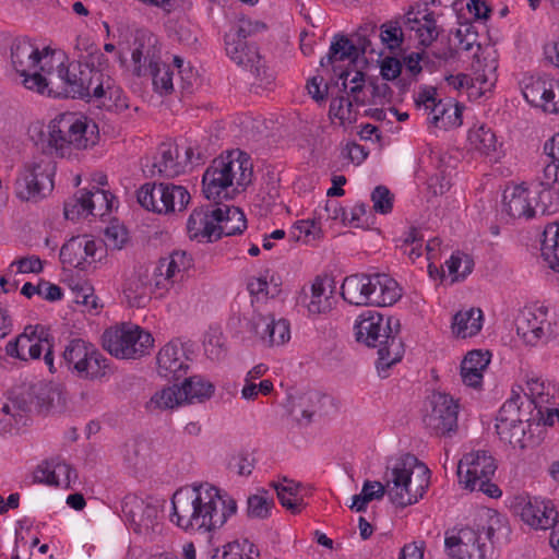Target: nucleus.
I'll use <instances>...</instances> for the list:
<instances>
[{"mask_svg": "<svg viewBox=\"0 0 559 559\" xmlns=\"http://www.w3.org/2000/svg\"><path fill=\"white\" fill-rule=\"evenodd\" d=\"M490 359L480 350L469 352L461 364V378L465 385L479 388L483 382V372Z\"/></svg>", "mask_w": 559, "mask_h": 559, "instance_id": "obj_29", "label": "nucleus"}, {"mask_svg": "<svg viewBox=\"0 0 559 559\" xmlns=\"http://www.w3.org/2000/svg\"><path fill=\"white\" fill-rule=\"evenodd\" d=\"M114 373L110 360L105 357L94 344H91L87 355L75 372V377L86 381H103Z\"/></svg>", "mask_w": 559, "mask_h": 559, "instance_id": "obj_21", "label": "nucleus"}, {"mask_svg": "<svg viewBox=\"0 0 559 559\" xmlns=\"http://www.w3.org/2000/svg\"><path fill=\"white\" fill-rule=\"evenodd\" d=\"M428 114L429 122L436 127H439V122H442L443 127L448 124H461L460 109L455 107H447V104L442 100H435L426 110Z\"/></svg>", "mask_w": 559, "mask_h": 559, "instance_id": "obj_49", "label": "nucleus"}, {"mask_svg": "<svg viewBox=\"0 0 559 559\" xmlns=\"http://www.w3.org/2000/svg\"><path fill=\"white\" fill-rule=\"evenodd\" d=\"M445 265L450 275H453V281L464 280L474 267L473 259L460 251L452 253Z\"/></svg>", "mask_w": 559, "mask_h": 559, "instance_id": "obj_55", "label": "nucleus"}, {"mask_svg": "<svg viewBox=\"0 0 559 559\" xmlns=\"http://www.w3.org/2000/svg\"><path fill=\"white\" fill-rule=\"evenodd\" d=\"M322 395L316 391L306 392L293 403L292 414L299 420L309 424L312 416L321 408Z\"/></svg>", "mask_w": 559, "mask_h": 559, "instance_id": "obj_40", "label": "nucleus"}, {"mask_svg": "<svg viewBox=\"0 0 559 559\" xmlns=\"http://www.w3.org/2000/svg\"><path fill=\"white\" fill-rule=\"evenodd\" d=\"M171 521L185 531L210 533L237 512V502L209 483L178 489L171 499Z\"/></svg>", "mask_w": 559, "mask_h": 559, "instance_id": "obj_1", "label": "nucleus"}, {"mask_svg": "<svg viewBox=\"0 0 559 559\" xmlns=\"http://www.w3.org/2000/svg\"><path fill=\"white\" fill-rule=\"evenodd\" d=\"M497 464L484 450L467 453L460 460L457 476L460 484L471 491H480L490 498H499L501 490L491 481Z\"/></svg>", "mask_w": 559, "mask_h": 559, "instance_id": "obj_9", "label": "nucleus"}, {"mask_svg": "<svg viewBox=\"0 0 559 559\" xmlns=\"http://www.w3.org/2000/svg\"><path fill=\"white\" fill-rule=\"evenodd\" d=\"M507 532L502 516L488 510L478 523L447 533L445 551L451 559H495L496 534Z\"/></svg>", "mask_w": 559, "mask_h": 559, "instance_id": "obj_3", "label": "nucleus"}, {"mask_svg": "<svg viewBox=\"0 0 559 559\" xmlns=\"http://www.w3.org/2000/svg\"><path fill=\"white\" fill-rule=\"evenodd\" d=\"M121 512L138 533L154 530L159 513L155 504L133 495L124 497L121 503Z\"/></svg>", "mask_w": 559, "mask_h": 559, "instance_id": "obj_15", "label": "nucleus"}, {"mask_svg": "<svg viewBox=\"0 0 559 559\" xmlns=\"http://www.w3.org/2000/svg\"><path fill=\"white\" fill-rule=\"evenodd\" d=\"M185 404L182 390L178 385L165 386L156 391L148 402L145 409L150 413L174 409Z\"/></svg>", "mask_w": 559, "mask_h": 559, "instance_id": "obj_37", "label": "nucleus"}, {"mask_svg": "<svg viewBox=\"0 0 559 559\" xmlns=\"http://www.w3.org/2000/svg\"><path fill=\"white\" fill-rule=\"evenodd\" d=\"M216 221V240L223 236L241 234L247 227V219L239 207L222 205L214 210Z\"/></svg>", "mask_w": 559, "mask_h": 559, "instance_id": "obj_24", "label": "nucleus"}, {"mask_svg": "<svg viewBox=\"0 0 559 559\" xmlns=\"http://www.w3.org/2000/svg\"><path fill=\"white\" fill-rule=\"evenodd\" d=\"M215 207L194 209L187 222V231L191 239L216 240V221H214Z\"/></svg>", "mask_w": 559, "mask_h": 559, "instance_id": "obj_23", "label": "nucleus"}, {"mask_svg": "<svg viewBox=\"0 0 559 559\" xmlns=\"http://www.w3.org/2000/svg\"><path fill=\"white\" fill-rule=\"evenodd\" d=\"M160 192L162 183L156 185L152 182H146L143 186H141L136 192L138 203L147 211L163 214V210L160 209Z\"/></svg>", "mask_w": 559, "mask_h": 559, "instance_id": "obj_52", "label": "nucleus"}, {"mask_svg": "<svg viewBox=\"0 0 559 559\" xmlns=\"http://www.w3.org/2000/svg\"><path fill=\"white\" fill-rule=\"evenodd\" d=\"M192 156L193 150L191 147H187L186 157L183 159H179V151L177 146L162 143L158 147L152 169H150V175L155 176L158 174L167 178L179 176L185 173V168L187 164L192 160Z\"/></svg>", "mask_w": 559, "mask_h": 559, "instance_id": "obj_16", "label": "nucleus"}, {"mask_svg": "<svg viewBox=\"0 0 559 559\" xmlns=\"http://www.w3.org/2000/svg\"><path fill=\"white\" fill-rule=\"evenodd\" d=\"M255 75V81L252 83V87L255 93H260V91H264L270 88V86L274 83L275 76L274 73L265 67L262 62V58L260 57V63L254 62L253 67H248Z\"/></svg>", "mask_w": 559, "mask_h": 559, "instance_id": "obj_61", "label": "nucleus"}, {"mask_svg": "<svg viewBox=\"0 0 559 559\" xmlns=\"http://www.w3.org/2000/svg\"><path fill=\"white\" fill-rule=\"evenodd\" d=\"M121 95V90L119 86L115 84V81L110 78L109 74L100 71L99 69H94L93 78L91 80V85L88 87V100H102L103 106H107L106 99L109 100H118Z\"/></svg>", "mask_w": 559, "mask_h": 559, "instance_id": "obj_30", "label": "nucleus"}, {"mask_svg": "<svg viewBox=\"0 0 559 559\" xmlns=\"http://www.w3.org/2000/svg\"><path fill=\"white\" fill-rule=\"evenodd\" d=\"M292 235L297 241L311 243L320 238L321 227L314 219L300 221L295 224Z\"/></svg>", "mask_w": 559, "mask_h": 559, "instance_id": "obj_57", "label": "nucleus"}, {"mask_svg": "<svg viewBox=\"0 0 559 559\" xmlns=\"http://www.w3.org/2000/svg\"><path fill=\"white\" fill-rule=\"evenodd\" d=\"M28 411V403L25 399L14 400L12 403L0 404V435L10 432L12 428L23 418V413Z\"/></svg>", "mask_w": 559, "mask_h": 559, "instance_id": "obj_42", "label": "nucleus"}, {"mask_svg": "<svg viewBox=\"0 0 559 559\" xmlns=\"http://www.w3.org/2000/svg\"><path fill=\"white\" fill-rule=\"evenodd\" d=\"M432 409L425 417V425L437 436L450 435L457 427L459 405L445 393L432 395Z\"/></svg>", "mask_w": 559, "mask_h": 559, "instance_id": "obj_13", "label": "nucleus"}, {"mask_svg": "<svg viewBox=\"0 0 559 559\" xmlns=\"http://www.w3.org/2000/svg\"><path fill=\"white\" fill-rule=\"evenodd\" d=\"M91 344L82 338H73L66 345L62 353V362L72 374L75 376L83 358L87 355Z\"/></svg>", "mask_w": 559, "mask_h": 559, "instance_id": "obj_47", "label": "nucleus"}, {"mask_svg": "<svg viewBox=\"0 0 559 559\" xmlns=\"http://www.w3.org/2000/svg\"><path fill=\"white\" fill-rule=\"evenodd\" d=\"M373 210L380 214H389L393 207V194L385 186H378L371 193Z\"/></svg>", "mask_w": 559, "mask_h": 559, "instance_id": "obj_62", "label": "nucleus"}, {"mask_svg": "<svg viewBox=\"0 0 559 559\" xmlns=\"http://www.w3.org/2000/svg\"><path fill=\"white\" fill-rule=\"evenodd\" d=\"M98 139V128L85 116L64 112L57 116L48 126L45 152L60 157L70 156L72 150H86Z\"/></svg>", "mask_w": 559, "mask_h": 559, "instance_id": "obj_6", "label": "nucleus"}, {"mask_svg": "<svg viewBox=\"0 0 559 559\" xmlns=\"http://www.w3.org/2000/svg\"><path fill=\"white\" fill-rule=\"evenodd\" d=\"M132 71L135 75H146L152 67L160 61V49L157 38L151 34H141L135 37L131 53Z\"/></svg>", "mask_w": 559, "mask_h": 559, "instance_id": "obj_18", "label": "nucleus"}, {"mask_svg": "<svg viewBox=\"0 0 559 559\" xmlns=\"http://www.w3.org/2000/svg\"><path fill=\"white\" fill-rule=\"evenodd\" d=\"M273 506L274 502L266 496V492L255 493L248 497L247 514L250 519L263 520L269 518Z\"/></svg>", "mask_w": 559, "mask_h": 559, "instance_id": "obj_56", "label": "nucleus"}, {"mask_svg": "<svg viewBox=\"0 0 559 559\" xmlns=\"http://www.w3.org/2000/svg\"><path fill=\"white\" fill-rule=\"evenodd\" d=\"M468 142L473 150L483 155H491L498 147L496 134L490 128L484 124L469 130Z\"/></svg>", "mask_w": 559, "mask_h": 559, "instance_id": "obj_41", "label": "nucleus"}, {"mask_svg": "<svg viewBox=\"0 0 559 559\" xmlns=\"http://www.w3.org/2000/svg\"><path fill=\"white\" fill-rule=\"evenodd\" d=\"M429 468L413 454L396 459L385 473V484L366 480L361 493L367 500H379L385 493L396 507L416 503L429 486Z\"/></svg>", "mask_w": 559, "mask_h": 559, "instance_id": "obj_2", "label": "nucleus"}, {"mask_svg": "<svg viewBox=\"0 0 559 559\" xmlns=\"http://www.w3.org/2000/svg\"><path fill=\"white\" fill-rule=\"evenodd\" d=\"M502 211L512 218L534 217L531 183L508 186L502 195Z\"/></svg>", "mask_w": 559, "mask_h": 559, "instance_id": "obj_19", "label": "nucleus"}, {"mask_svg": "<svg viewBox=\"0 0 559 559\" xmlns=\"http://www.w3.org/2000/svg\"><path fill=\"white\" fill-rule=\"evenodd\" d=\"M47 342V337H44L41 334H39V337H29L27 333H22L15 340L7 344L5 353L11 357L24 361L38 359Z\"/></svg>", "mask_w": 559, "mask_h": 559, "instance_id": "obj_28", "label": "nucleus"}, {"mask_svg": "<svg viewBox=\"0 0 559 559\" xmlns=\"http://www.w3.org/2000/svg\"><path fill=\"white\" fill-rule=\"evenodd\" d=\"M520 395L512 396L503 403L497 416L496 424L519 423L525 420L522 416V408L519 404Z\"/></svg>", "mask_w": 559, "mask_h": 559, "instance_id": "obj_59", "label": "nucleus"}, {"mask_svg": "<svg viewBox=\"0 0 559 559\" xmlns=\"http://www.w3.org/2000/svg\"><path fill=\"white\" fill-rule=\"evenodd\" d=\"M29 404H35L40 409H61L66 404V394L59 384L51 382H38L29 386L27 391Z\"/></svg>", "mask_w": 559, "mask_h": 559, "instance_id": "obj_22", "label": "nucleus"}, {"mask_svg": "<svg viewBox=\"0 0 559 559\" xmlns=\"http://www.w3.org/2000/svg\"><path fill=\"white\" fill-rule=\"evenodd\" d=\"M532 419L519 423L496 424V431L501 441L511 444L513 448H525L526 429L531 426Z\"/></svg>", "mask_w": 559, "mask_h": 559, "instance_id": "obj_43", "label": "nucleus"}, {"mask_svg": "<svg viewBox=\"0 0 559 559\" xmlns=\"http://www.w3.org/2000/svg\"><path fill=\"white\" fill-rule=\"evenodd\" d=\"M93 72L94 68H88L83 61L72 62L68 67L61 64L58 69V75L66 85V94L73 98L88 97Z\"/></svg>", "mask_w": 559, "mask_h": 559, "instance_id": "obj_17", "label": "nucleus"}, {"mask_svg": "<svg viewBox=\"0 0 559 559\" xmlns=\"http://www.w3.org/2000/svg\"><path fill=\"white\" fill-rule=\"evenodd\" d=\"M53 169L49 160L33 158L24 164L14 182V193L21 201L37 202L53 189Z\"/></svg>", "mask_w": 559, "mask_h": 559, "instance_id": "obj_10", "label": "nucleus"}, {"mask_svg": "<svg viewBox=\"0 0 559 559\" xmlns=\"http://www.w3.org/2000/svg\"><path fill=\"white\" fill-rule=\"evenodd\" d=\"M522 521L534 530H548L557 523L558 512L549 500H528L521 509Z\"/></svg>", "mask_w": 559, "mask_h": 559, "instance_id": "obj_20", "label": "nucleus"}, {"mask_svg": "<svg viewBox=\"0 0 559 559\" xmlns=\"http://www.w3.org/2000/svg\"><path fill=\"white\" fill-rule=\"evenodd\" d=\"M515 328L516 334L530 346L547 344L557 335L545 307L522 310L515 319Z\"/></svg>", "mask_w": 559, "mask_h": 559, "instance_id": "obj_12", "label": "nucleus"}, {"mask_svg": "<svg viewBox=\"0 0 559 559\" xmlns=\"http://www.w3.org/2000/svg\"><path fill=\"white\" fill-rule=\"evenodd\" d=\"M483 319V311L479 308L459 311L453 317L452 332L461 338L472 337L481 330Z\"/></svg>", "mask_w": 559, "mask_h": 559, "instance_id": "obj_33", "label": "nucleus"}, {"mask_svg": "<svg viewBox=\"0 0 559 559\" xmlns=\"http://www.w3.org/2000/svg\"><path fill=\"white\" fill-rule=\"evenodd\" d=\"M252 163L247 153L239 150L214 158L202 177L203 193L207 200L218 203L230 199L239 188L251 183Z\"/></svg>", "mask_w": 559, "mask_h": 559, "instance_id": "obj_5", "label": "nucleus"}, {"mask_svg": "<svg viewBox=\"0 0 559 559\" xmlns=\"http://www.w3.org/2000/svg\"><path fill=\"white\" fill-rule=\"evenodd\" d=\"M84 197L83 207L87 210L88 215L103 216L112 207L114 197L105 190L95 188L94 191H84Z\"/></svg>", "mask_w": 559, "mask_h": 559, "instance_id": "obj_46", "label": "nucleus"}, {"mask_svg": "<svg viewBox=\"0 0 559 559\" xmlns=\"http://www.w3.org/2000/svg\"><path fill=\"white\" fill-rule=\"evenodd\" d=\"M554 80L547 76H525L522 81V93L524 98L533 106L540 108L547 95L556 93L551 90Z\"/></svg>", "mask_w": 559, "mask_h": 559, "instance_id": "obj_32", "label": "nucleus"}, {"mask_svg": "<svg viewBox=\"0 0 559 559\" xmlns=\"http://www.w3.org/2000/svg\"><path fill=\"white\" fill-rule=\"evenodd\" d=\"M189 369V358L183 345L178 341L165 344L156 355V371L166 380H178L185 377Z\"/></svg>", "mask_w": 559, "mask_h": 559, "instance_id": "obj_14", "label": "nucleus"}, {"mask_svg": "<svg viewBox=\"0 0 559 559\" xmlns=\"http://www.w3.org/2000/svg\"><path fill=\"white\" fill-rule=\"evenodd\" d=\"M160 209L163 210V214L175 213L176 211H183L189 201L190 194L188 190L182 186H177L173 183H162V192L159 195Z\"/></svg>", "mask_w": 559, "mask_h": 559, "instance_id": "obj_38", "label": "nucleus"}, {"mask_svg": "<svg viewBox=\"0 0 559 559\" xmlns=\"http://www.w3.org/2000/svg\"><path fill=\"white\" fill-rule=\"evenodd\" d=\"M281 504L293 514L300 513L304 507V497L300 495L299 483L284 478V483L273 484Z\"/></svg>", "mask_w": 559, "mask_h": 559, "instance_id": "obj_39", "label": "nucleus"}, {"mask_svg": "<svg viewBox=\"0 0 559 559\" xmlns=\"http://www.w3.org/2000/svg\"><path fill=\"white\" fill-rule=\"evenodd\" d=\"M372 275L354 274L347 276L341 287V296L355 306H369Z\"/></svg>", "mask_w": 559, "mask_h": 559, "instance_id": "obj_27", "label": "nucleus"}, {"mask_svg": "<svg viewBox=\"0 0 559 559\" xmlns=\"http://www.w3.org/2000/svg\"><path fill=\"white\" fill-rule=\"evenodd\" d=\"M542 255L549 267L559 272V223L549 224L544 231Z\"/></svg>", "mask_w": 559, "mask_h": 559, "instance_id": "obj_44", "label": "nucleus"}, {"mask_svg": "<svg viewBox=\"0 0 559 559\" xmlns=\"http://www.w3.org/2000/svg\"><path fill=\"white\" fill-rule=\"evenodd\" d=\"M333 292H326L324 280L316 277L310 287V294H304L302 302L306 305L309 313L321 314L332 309Z\"/></svg>", "mask_w": 559, "mask_h": 559, "instance_id": "obj_31", "label": "nucleus"}, {"mask_svg": "<svg viewBox=\"0 0 559 559\" xmlns=\"http://www.w3.org/2000/svg\"><path fill=\"white\" fill-rule=\"evenodd\" d=\"M190 265L191 259L185 251H174L169 257L158 261L157 271L165 272L168 277L177 280V276Z\"/></svg>", "mask_w": 559, "mask_h": 559, "instance_id": "obj_51", "label": "nucleus"}, {"mask_svg": "<svg viewBox=\"0 0 559 559\" xmlns=\"http://www.w3.org/2000/svg\"><path fill=\"white\" fill-rule=\"evenodd\" d=\"M103 347L118 359H138L153 347L154 338L147 331L132 323H121L105 330Z\"/></svg>", "mask_w": 559, "mask_h": 559, "instance_id": "obj_8", "label": "nucleus"}, {"mask_svg": "<svg viewBox=\"0 0 559 559\" xmlns=\"http://www.w3.org/2000/svg\"><path fill=\"white\" fill-rule=\"evenodd\" d=\"M128 241L126 228L119 225H111L105 230V243L111 249H121Z\"/></svg>", "mask_w": 559, "mask_h": 559, "instance_id": "obj_64", "label": "nucleus"}, {"mask_svg": "<svg viewBox=\"0 0 559 559\" xmlns=\"http://www.w3.org/2000/svg\"><path fill=\"white\" fill-rule=\"evenodd\" d=\"M290 338L289 324L284 319L275 320L273 317V323L270 324L269 333L264 341V345L278 346L283 345Z\"/></svg>", "mask_w": 559, "mask_h": 559, "instance_id": "obj_58", "label": "nucleus"}, {"mask_svg": "<svg viewBox=\"0 0 559 559\" xmlns=\"http://www.w3.org/2000/svg\"><path fill=\"white\" fill-rule=\"evenodd\" d=\"M21 294L26 298L39 295L48 301L60 300L63 296L62 289L58 285L44 280H40L37 285H33L29 282L25 283L21 289Z\"/></svg>", "mask_w": 559, "mask_h": 559, "instance_id": "obj_54", "label": "nucleus"}, {"mask_svg": "<svg viewBox=\"0 0 559 559\" xmlns=\"http://www.w3.org/2000/svg\"><path fill=\"white\" fill-rule=\"evenodd\" d=\"M357 49L359 47L355 46L354 39L336 34L331 41L328 55L321 59L320 64L325 67L344 60L354 62L357 60Z\"/></svg>", "mask_w": 559, "mask_h": 559, "instance_id": "obj_35", "label": "nucleus"}, {"mask_svg": "<svg viewBox=\"0 0 559 559\" xmlns=\"http://www.w3.org/2000/svg\"><path fill=\"white\" fill-rule=\"evenodd\" d=\"M356 340L368 347L378 348L376 367L381 378L389 376V369L401 361L404 355V343L401 333V323L397 318H384L380 313L361 316L355 325Z\"/></svg>", "mask_w": 559, "mask_h": 559, "instance_id": "obj_4", "label": "nucleus"}, {"mask_svg": "<svg viewBox=\"0 0 559 559\" xmlns=\"http://www.w3.org/2000/svg\"><path fill=\"white\" fill-rule=\"evenodd\" d=\"M204 353L211 360H221L226 356L225 341L221 333L214 332L206 335Z\"/></svg>", "mask_w": 559, "mask_h": 559, "instance_id": "obj_60", "label": "nucleus"}, {"mask_svg": "<svg viewBox=\"0 0 559 559\" xmlns=\"http://www.w3.org/2000/svg\"><path fill=\"white\" fill-rule=\"evenodd\" d=\"M44 51L28 38H15L11 44V66L21 78V84L29 90L44 94L48 90Z\"/></svg>", "mask_w": 559, "mask_h": 559, "instance_id": "obj_7", "label": "nucleus"}, {"mask_svg": "<svg viewBox=\"0 0 559 559\" xmlns=\"http://www.w3.org/2000/svg\"><path fill=\"white\" fill-rule=\"evenodd\" d=\"M123 294L131 307H144L150 300V288L141 275L130 276L123 288Z\"/></svg>", "mask_w": 559, "mask_h": 559, "instance_id": "obj_45", "label": "nucleus"}, {"mask_svg": "<svg viewBox=\"0 0 559 559\" xmlns=\"http://www.w3.org/2000/svg\"><path fill=\"white\" fill-rule=\"evenodd\" d=\"M370 288L369 306H392L402 297L397 282L386 274H373Z\"/></svg>", "mask_w": 559, "mask_h": 559, "instance_id": "obj_26", "label": "nucleus"}, {"mask_svg": "<svg viewBox=\"0 0 559 559\" xmlns=\"http://www.w3.org/2000/svg\"><path fill=\"white\" fill-rule=\"evenodd\" d=\"M185 404L203 403L214 394L215 386L201 376L186 378L182 385Z\"/></svg>", "mask_w": 559, "mask_h": 559, "instance_id": "obj_36", "label": "nucleus"}, {"mask_svg": "<svg viewBox=\"0 0 559 559\" xmlns=\"http://www.w3.org/2000/svg\"><path fill=\"white\" fill-rule=\"evenodd\" d=\"M420 12L408 11L403 20L404 27L416 34L420 45L429 46L435 41L440 33L433 13H425L419 16Z\"/></svg>", "mask_w": 559, "mask_h": 559, "instance_id": "obj_25", "label": "nucleus"}, {"mask_svg": "<svg viewBox=\"0 0 559 559\" xmlns=\"http://www.w3.org/2000/svg\"><path fill=\"white\" fill-rule=\"evenodd\" d=\"M278 277L266 272L260 277H253L248 283V290L252 296L260 298H274L281 293Z\"/></svg>", "mask_w": 559, "mask_h": 559, "instance_id": "obj_48", "label": "nucleus"}, {"mask_svg": "<svg viewBox=\"0 0 559 559\" xmlns=\"http://www.w3.org/2000/svg\"><path fill=\"white\" fill-rule=\"evenodd\" d=\"M273 323V316H264L261 313H253L248 326L250 332L254 333L260 341L264 344L266 335L269 333L270 324Z\"/></svg>", "mask_w": 559, "mask_h": 559, "instance_id": "obj_63", "label": "nucleus"}, {"mask_svg": "<svg viewBox=\"0 0 559 559\" xmlns=\"http://www.w3.org/2000/svg\"><path fill=\"white\" fill-rule=\"evenodd\" d=\"M84 252L80 236L73 237L61 247L60 261L62 264L84 270L86 263Z\"/></svg>", "mask_w": 559, "mask_h": 559, "instance_id": "obj_50", "label": "nucleus"}, {"mask_svg": "<svg viewBox=\"0 0 559 559\" xmlns=\"http://www.w3.org/2000/svg\"><path fill=\"white\" fill-rule=\"evenodd\" d=\"M265 28V24L260 21L240 17L225 35L227 56L235 63L245 68L253 67L254 62L260 63V53L254 45L247 41V38L263 32Z\"/></svg>", "mask_w": 559, "mask_h": 559, "instance_id": "obj_11", "label": "nucleus"}, {"mask_svg": "<svg viewBox=\"0 0 559 559\" xmlns=\"http://www.w3.org/2000/svg\"><path fill=\"white\" fill-rule=\"evenodd\" d=\"M534 214L549 215L559 209V188L531 183Z\"/></svg>", "mask_w": 559, "mask_h": 559, "instance_id": "obj_34", "label": "nucleus"}, {"mask_svg": "<svg viewBox=\"0 0 559 559\" xmlns=\"http://www.w3.org/2000/svg\"><path fill=\"white\" fill-rule=\"evenodd\" d=\"M147 74L152 76L154 88L159 94H169L174 91V70L169 64L159 61L156 67L150 68Z\"/></svg>", "mask_w": 559, "mask_h": 559, "instance_id": "obj_53", "label": "nucleus"}]
</instances>
